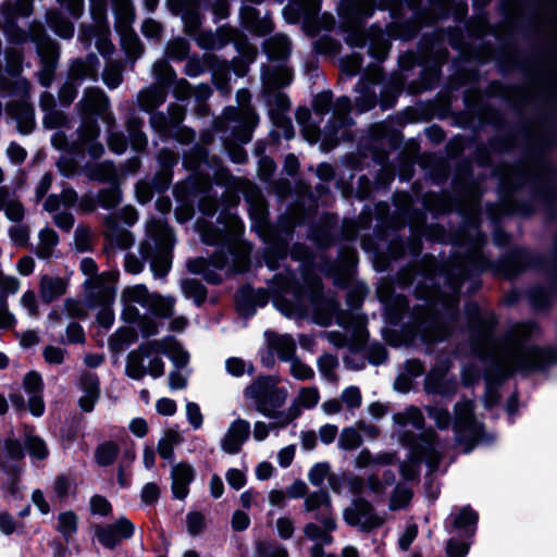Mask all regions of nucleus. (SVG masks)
I'll list each match as a JSON object with an SVG mask.
<instances>
[{"mask_svg":"<svg viewBox=\"0 0 557 557\" xmlns=\"http://www.w3.org/2000/svg\"><path fill=\"white\" fill-rule=\"evenodd\" d=\"M280 379L274 375H261L244 389V397L250 401L257 412L273 421L277 428H286L299 418L305 409H312L320 400L319 389L314 386L301 387L285 409L288 392L278 386Z\"/></svg>","mask_w":557,"mask_h":557,"instance_id":"obj_1","label":"nucleus"},{"mask_svg":"<svg viewBox=\"0 0 557 557\" xmlns=\"http://www.w3.org/2000/svg\"><path fill=\"white\" fill-rule=\"evenodd\" d=\"M481 329L483 341L488 346V356L504 375L516 370H540L557 363L556 349L527 345L525 341L537 333L533 323L515 325L503 345L490 339V325L484 323Z\"/></svg>","mask_w":557,"mask_h":557,"instance_id":"obj_2","label":"nucleus"},{"mask_svg":"<svg viewBox=\"0 0 557 557\" xmlns=\"http://www.w3.org/2000/svg\"><path fill=\"white\" fill-rule=\"evenodd\" d=\"M344 520L352 527H359L369 532L381 527L384 520L373 512L372 506L366 499L359 498L343 512Z\"/></svg>","mask_w":557,"mask_h":557,"instance_id":"obj_3","label":"nucleus"},{"mask_svg":"<svg viewBox=\"0 0 557 557\" xmlns=\"http://www.w3.org/2000/svg\"><path fill=\"white\" fill-rule=\"evenodd\" d=\"M251 433L250 422L243 418H236L227 426L221 437V449L228 455L238 454Z\"/></svg>","mask_w":557,"mask_h":557,"instance_id":"obj_4","label":"nucleus"},{"mask_svg":"<svg viewBox=\"0 0 557 557\" xmlns=\"http://www.w3.org/2000/svg\"><path fill=\"white\" fill-rule=\"evenodd\" d=\"M164 342L149 341L131 351L126 359L125 372L133 380H141L146 375L145 359L158 354Z\"/></svg>","mask_w":557,"mask_h":557,"instance_id":"obj_5","label":"nucleus"},{"mask_svg":"<svg viewBox=\"0 0 557 557\" xmlns=\"http://www.w3.org/2000/svg\"><path fill=\"white\" fill-rule=\"evenodd\" d=\"M134 530V524L123 517L112 524L104 527L97 525L95 534L104 547L113 549L122 540L129 539Z\"/></svg>","mask_w":557,"mask_h":557,"instance_id":"obj_6","label":"nucleus"},{"mask_svg":"<svg viewBox=\"0 0 557 557\" xmlns=\"http://www.w3.org/2000/svg\"><path fill=\"white\" fill-rule=\"evenodd\" d=\"M337 529L335 517L311 520L302 528L304 536L313 544L331 545L334 542L332 533Z\"/></svg>","mask_w":557,"mask_h":557,"instance_id":"obj_7","label":"nucleus"},{"mask_svg":"<svg viewBox=\"0 0 557 557\" xmlns=\"http://www.w3.org/2000/svg\"><path fill=\"white\" fill-rule=\"evenodd\" d=\"M151 294L143 284L125 287L121 293V302L124 306L123 318L126 321H134L138 317V310L134 305L147 307Z\"/></svg>","mask_w":557,"mask_h":557,"instance_id":"obj_8","label":"nucleus"},{"mask_svg":"<svg viewBox=\"0 0 557 557\" xmlns=\"http://www.w3.org/2000/svg\"><path fill=\"white\" fill-rule=\"evenodd\" d=\"M302 510L311 515L312 519L319 520L327 517H335L332 506V498L329 492L319 490L306 495Z\"/></svg>","mask_w":557,"mask_h":557,"instance_id":"obj_9","label":"nucleus"},{"mask_svg":"<svg viewBox=\"0 0 557 557\" xmlns=\"http://www.w3.org/2000/svg\"><path fill=\"white\" fill-rule=\"evenodd\" d=\"M473 405L471 401H461L455 406L457 433L469 432L471 438H478L482 432V425L473 418Z\"/></svg>","mask_w":557,"mask_h":557,"instance_id":"obj_10","label":"nucleus"},{"mask_svg":"<svg viewBox=\"0 0 557 557\" xmlns=\"http://www.w3.org/2000/svg\"><path fill=\"white\" fill-rule=\"evenodd\" d=\"M0 211L14 223L22 222L26 215L23 202L16 193L8 186H0Z\"/></svg>","mask_w":557,"mask_h":557,"instance_id":"obj_11","label":"nucleus"},{"mask_svg":"<svg viewBox=\"0 0 557 557\" xmlns=\"http://www.w3.org/2000/svg\"><path fill=\"white\" fill-rule=\"evenodd\" d=\"M412 449L419 457L424 458L432 468L437 465L441 458V444L433 430L424 431L420 440L412 445Z\"/></svg>","mask_w":557,"mask_h":557,"instance_id":"obj_12","label":"nucleus"},{"mask_svg":"<svg viewBox=\"0 0 557 557\" xmlns=\"http://www.w3.org/2000/svg\"><path fill=\"white\" fill-rule=\"evenodd\" d=\"M23 386L26 393L29 394L28 408L29 411L36 416L40 417L45 411V404L41 397L42 391V380L41 376L35 372H28L24 380Z\"/></svg>","mask_w":557,"mask_h":557,"instance_id":"obj_13","label":"nucleus"},{"mask_svg":"<svg viewBox=\"0 0 557 557\" xmlns=\"http://www.w3.org/2000/svg\"><path fill=\"white\" fill-rule=\"evenodd\" d=\"M447 366H441L433 369L425 379V389L428 393L450 395L456 392L457 383L446 376Z\"/></svg>","mask_w":557,"mask_h":557,"instance_id":"obj_14","label":"nucleus"},{"mask_svg":"<svg viewBox=\"0 0 557 557\" xmlns=\"http://www.w3.org/2000/svg\"><path fill=\"white\" fill-rule=\"evenodd\" d=\"M172 492L178 499L188 495V485L195 478L194 468L187 462H180L173 466L171 471Z\"/></svg>","mask_w":557,"mask_h":557,"instance_id":"obj_15","label":"nucleus"},{"mask_svg":"<svg viewBox=\"0 0 557 557\" xmlns=\"http://www.w3.org/2000/svg\"><path fill=\"white\" fill-rule=\"evenodd\" d=\"M81 387L84 394L78 405L83 411L90 412L100 397L99 379L95 374L86 373L81 379Z\"/></svg>","mask_w":557,"mask_h":557,"instance_id":"obj_16","label":"nucleus"},{"mask_svg":"<svg viewBox=\"0 0 557 557\" xmlns=\"http://www.w3.org/2000/svg\"><path fill=\"white\" fill-rule=\"evenodd\" d=\"M66 292V282L58 276L42 275L39 281V295L44 302L60 298Z\"/></svg>","mask_w":557,"mask_h":557,"instance_id":"obj_17","label":"nucleus"},{"mask_svg":"<svg viewBox=\"0 0 557 557\" xmlns=\"http://www.w3.org/2000/svg\"><path fill=\"white\" fill-rule=\"evenodd\" d=\"M23 456L22 445L16 440L8 438L0 446V467L5 470L14 469L15 462L20 461Z\"/></svg>","mask_w":557,"mask_h":557,"instance_id":"obj_18","label":"nucleus"},{"mask_svg":"<svg viewBox=\"0 0 557 557\" xmlns=\"http://www.w3.org/2000/svg\"><path fill=\"white\" fill-rule=\"evenodd\" d=\"M265 335L269 346L278 354L281 359L289 360L293 358L296 344L292 336L286 334L280 335L272 332H267Z\"/></svg>","mask_w":557,"mask_h":557,"instance_id":"obj_19","label":"nucleus"},{"mask_svg":"<svg viewBox=\"0 0 557 557\" xmlns=\"http://www.w3.org/2000/svg\"><path fill=\"white\" fill-rule=\"evenodd\" d=\"M85 113L102 114L108 108V99L99 89H88L85 91L79 102Z\"/></svg>","mask_w":557,"mask_h":557,"instance_id":"obj_20","label":"nucleus"},{"mask_svg":"<svg viewBox=\"0 0 557 557\" xmlns=\"http://www.w3.org/2000/svg\"><path fill=\"white\" fill-rule=\"evenodd\" d=\"M38 239L39 243L35 249L36 256L40 259H50L59 243L57 232L50 227H45L38 233Z\"/></svg>","mask_w":557,"mask_h":557,"instance_id":"obj_21","label":"nucleus"},{"mask_svg":"<svg viewBox=\"0 0 557 557\" xmlns=\"http://www.w3.org/2000/svg\"><path fill=\"white\" fill-rule=\"evenodd\" d=\"M98 134L99 129L96 124V121L86 120L81 129V143L82 145L87 146L89 153L95 158H98L103 151L102 146L94 141L97 138Z\"/></svg>","mask_w":557,"mask_h":557,"instance_id":"obj_22","label":"nucleus"},{"mask_svg":"<svg viewBox=\"0 0 557 557\" xmlns=\"http://www.w3.org/2000/svg\"><path fill=\"white\" fill-rule=\"evenodd\" d=\"M183 442V437L177 429H168L160 438L157 450L161 458L172 460L174 457V447Z\"/></svg>","mask_w":557,"mask_h":557,"instance_id":"obj_23","label":"nucleus"},{"mask_svg":"<svg viewBox=\"0 0 557 557\" xmlns=\"http://www.w3.org/2000/svg\"><path fill=\"white\" fill-rule=\"evenodd\" d=\"M159 342H164V347L158 354H165L176 368H184L188 363V354L173 338L165 337Z\"/></svg>","mask_w":557,"mask_h":557,"instance_id":"obj_24","label":"nucleus"},{"mask_svg":"<svg viewBox=\"0 0 557 557\" xmlns=\"http://www.w3.org/2000/svg\"><path fill=\"white\" fill-rule=\"evenodd\" d=\"M166 92L162 87L152 86L138 94V102L145 111H151L165 101Z\"/></svg>","mask_w":557,"mask_h":557,"instance_id":"obj_25","label":"nucleus"},{"mask_svg":"<svg viewBox=\"0 0 557 557\" xmlns=\"http://www.w3.org/2000/svg\"><path fill=\"white\" fill-rule=\"evenodd\" d=\"M175 299L171 296L151 294L148 308L158 317L169 318L173 314Z\"/></svg>","mask_w":557,"mask_h":557,"instance_id":"obj_26","label":"nucleus"},{"mask_svg":"<svg viewBox=\"0 0 557 557\" xmlns=\"http://www.w3.org/2000/svg\"><path fill=\"white\" fill-rule=\"evenodd\" d=\"M393 419L400 426L412 425L416 429H421L424 422L422 412L417 407H409L404 412L394 414Z\"/></svg>","mask_w":557,"mask_h":557,"instance_id":"obj_27","label":"nucleus"},{"mask_svg":"<svg viewBox=\"0 0 557 557\" xmlns=\"http://www.w3.org/2000/svg\"><path fill=\"white\" fill-rule=\"evenodd\" d=\"M476 512L470 507H463L454 516L453 525L455 529H463L472 535L474 532L473 527L476 524Z\"/></svg>","mask_w":557,"mask_h":557,"instance_id":"obj_28","label":"nucleus"},{"mask_svg":"<svg viewBox=\"0 0 557 557\" xmlns=\"http://www.w3.org/2000/svg\"><path fill=\"white\" fill-rule=\"evenodd\" d=\"M120 448L113 442L100 444L95 451V459L99 466H110L114 462L119 455Z\"/></svg>","mask_w":557,"mask_h":557,"instance_id":"obj_29","label":"nucleus"},{"mask_svg":"<svg viewBox=\"0 0 557 557\" xmlns=\"http://www.w3.org/2000/svg\"><path fill=\"white\" fill-rule=\"evenodd\" d=\"M362 444V436L359 430L355 426L344 428L339 434L338 447L344 450H352L360 447Z\"/></svg>","mask_w":557,"mask_h":557,"instance_id":"obj_30","label":"nucleus"},{"mask_svg":"<svg viewBox=\"0 0 557 557\" xmlns=\"http://www.w3.org/2000/svg\"><path fill=\"white\" fill-rule=\"evenodd\" d=\"M269 55L273 59H283L289 52V41L284 35H276L265 44Z\"/></svg>","mask_w":557,"mask_h":557,"instance_id":"obj_31","label":"nucleus"},{"mask_svg":"<svg viewBox=\"0 0 557 557\" xmlns=\"http://www.w3.org/2000/svg\"><path fill=\"white\" fill-rule=\"evenodd\" d=\"M286 547L267 541H259L256 543V557H288Z\"/></svg>","mask_w":557,"mask_h":557,"instance_id":"obj_32","label":"nucleus"},{"mask_svg":"<svg viewBox=\"0 0 557 557\" xmlns=\"http://www.w3.org/2000/svg\"><path fill=\"white\" fill-rule=\"evenodd\" d=\"M48 22L51 25V27H53L55 33L63 38H70L74 33V27L72 23L64 18L58 12L49 13Z\"/></svg>","mask_w":557,"mask_h":557,"instance_id":"obj_33","label":"nucleus"},{"mask_svg":"<svg viewBox=\"0 0 557 557\" xmlns=\"http://www.w3.org/2000/svg\"><path fill=\"white\" fill-rule=\"evenodd\" d=\"M89 176L100 182H110L115 184L117 174L111 163H100L89 169Z\"/></svg>","mask_w":557,"mask_h":557,"instance_id":"obj_34","label":"nucleus"},{"mask_svg":"<svg viewBox=\"0 0 557 557\" xmlns=\"http://www.w3.org/2000/svg\"><path fill=\"white\" fill-rule=\"evenodd\" d=\"M237 101L240 106V114L244 120V123L247 127L253 126L257 123V116L255 111L248 106L249 101V92L245 89H242L237 92Z\"/></svg>","mask_w":557,"mask_h":557,"instance_id":"obj_35","label":"nucleus"},{"mask_svg":"<svg viewBox=\"0 0 557 557\" xmlns=\"http://www.w3.org/2000/svg\"><path fill=\"white\" fill-rule=\"evenodd\" d=\"M276 107L280 111L275 113L273 109L270 110V114L275 124L286 126L288 129L290 128L289 121L286 120L284 112L289 109V100L284 94H277L275 97Z\"/></svg>","mask_w":557,"mask_h":557,"instance_id":"obj_36","label":"nucleus"},{"mask_svg":"<svg viewBox=\"0 0 557 557\" xmlns=\"http://www.w3.org/2000/svg\"><path fill=\"white\" fill-rule=\"evenodd\" d=\"M9 236L14 245L26 247L30 238V228L28 225L17 222L9 228Z\"/></svg>","mask_w":557,"mask_h":557,"instance_id":"obj_37","label":"nucleus"},{"mask_svg":"<svg viewBox=\"0 0 557 557\" xmlns=\"http://www.w3.org/2000/svg\"><path fill=\"white\" fill-rule=\"evenodd\" d=\"M58 531L65 537L73 535L77 530V517L72 511H65L59 515Z\"/></svg>","mask_w":557,"mask_h":557,"instance_id":"obj_38","label":"nucleus"},{"mask_svg":"<svg viewBox=\"0 0 557 557\" xmlns=\"http://www.w3.org/2000/svg\"><path fill=\"white\" fill-rule=\"evenodd\" d=\"M92 235L91 231L85 225H78L74 233V245L79 252L87 251L91 248Z\"/></svg>","mask_w":557,"mask_h":557,"instance_id":"obj_39","label":"nucleus"},{"mask_svg":"<svg viewBox=\"0 0 557 557\" xmlns=\"http://www.w3.org/2000/svg\"><path fill=\"white\" fill-rule=\"evenodd\" d=\"M275 529L280 539L289 540L296 530L295 521L290 516H281L275 520Z\"/></svg>","mask_w":557,"mask_h":557,"instance_id":"obj_40","label":"nucleus"},{"mask_svg":"<svg viewBox=\"0 0 557 557\" xmlns=\"http://www.w3.org/2000/svg\"><path fill=\"white\" fill-rule=\"evenodd\" d=\"M182 289L187 297L201 302L206 297V288L197 280H185L182 283Z\"/></svg>","mask_w":557,"mask_h":557,"instance_id":"obj_41","label":"nucleus"},{"mask_svg":"<svg viewBox=\"0 0 557 557\" xmlns=\"http://www.w3.org/2000/svg\"><path fill=\"white\" fill-rule=\"evenodd\" d=\"M99 202L102 207L111 209L121 202V191L117 186L106 188L99 193Z\"/></svg>","mask_w":557,"mask_h":557,"instance_id":"obj_42","label":"nucleus"},{"mask_svg":"<svg viewBox=\"0 0 557 557\" xmlns=\"http://www.w3.org/2000/svg\"><path fill=\"white\" fill-rule=\"evenodd\" d=\"M411 492L407 487L397 486L389 502L391 510L404 508L411 499Z\"/></svg>","mask_w":557,"mask_h":557,"instance_id":"obj_43","label":"nucleus"},{"mask_svg":"<svg viewBox=\"0 0 557 557\" xmlns=\"http://www.w3.org/2000/svg\"><path fill=\"white\" fill-rule=\"evenodd\" d=\"M337 366H338L337 359L330 354H325V355L321 356L318 360V367H319L321 374L329 380L335 379L334 370L336 369Z\"/></svg>","mask_w":557,"mask_h":557,"instance_id":"obj_44","label":"nucleus"},{"mask_svg":"<svg viewBox=\"0 0 557 557\" xmlns=\"http://www.w3.org/2000/svg\"><path fill=\"white\" fill-rule=\"evenodd\" d=\"M226 370L234 376H242L246 371L252 373L253 367L247 364L243 359L237 357L228 358L225 362Z\"/></svg>","mask_w":557,"mask_h":557,"instance_id":"obj_45","label":"nucleus"},{"mask_svg":"<svg viewBox=\"0 0 557 557\" xmlns=\"http://www.w3.org/2000/svg\"><path fill=\"white\" fill-rule=\"evenodd\" d=\"M426 412L435 421L438 429H447L450 424V414L447 409L429 406Z\"/></svg>","mask_w":557,"mask_h":557,"instance_id":"obj_46","label":"nucleus"},{"mask_svg":"<svg viewBox=\"0 0 557 557\" xmlns=\"http://www.w3.org/2000/svg\"><path fill=\"white\" fill-rule=\"evenodd\" d=\"M290 360V373L297 380H310L314 376V371L298 359Z\"/></svg>","mask_w":557,"mask_h":557,"instance_id":"obj_47","label":"nucleus"},{"mask_svg":"<svg viewBox=\"0 0 557 557\" xmlns=\"http://www.w3.org/2000/svg\"><path fill=\"white\" fill-rule=\"evenodd\" d=\"M28 453L38 459H44L48 456V448L46 443L37 436H28L26 440Z\"/></svg>","mask_w":557,"mask_h":557,"instance_id":"obj_48","label":"nucleus"},{"mask_svg":"<svg viewBox=\"0 0 557 557\" xmlns=\"http://www.w3.org/2000/svg\"><path fill=\"white\" fill-rule=\"evenodd\" d=\"M330 474V466L327 463H317L309 471L308 478L312 485L321 486Z\"/></svg>","mask_w":557,"mask_h":557,"instance_id":"obj_49","label":"nucleus"},{"mask_svg":"<svg viewBox=\"0 0 557 557\" xmlns=\"http://www.w3.org/2000/svg\"><path fill=\"white\" fill-rule=\"evenodd\" d=\"M16 323L14 314L9 309L8 299L0 295V329L13 327Z\"/></svg>","mask_w":557,"mask_h":557,"instance_id":"obj_50","label":"nucleus"},{"mask_svg":"<svg viewBox=\"0 0 557 557\" xmlns=\"http://www.w3.org/2000/svg\"><path fill=\"white\" fill-rule=\"evenodd\" d=\"M20 285V281L15 276L4 275L0 271V295H4L5 299L9 295L17 293Z\"/></svg>","mask_w":557,"mask_h":557,"instance_id":"obj_51","label":"nucleus"},{"mask_svg":"<svg viewBox=\"0 0 557 557\" xmlns=\"http://www.w3.org/2000/svg\"><path fill=\"white\" fill-rule=\"evenodd\" d=\"M21 306L27 310L30 317H38L39 307L36 295L33 290H26L20 298Z\"/></svg>","mask_w":557,"mask_h":557,"instance_id":"obj_52","label":"nucleus"},{"mask_svg":"<svg viewBox=\"0 0 557 557\" xmlns=\"http://www.w3.org/2000/svg\"><path fill=\"white\" fill-rule=\"evenodd\" d=\"M341 399L348 408H358L361 405V393L358 387L350 386L344 389Z\"/></svg>","mask_w":557,"mask_h":557,"instance_id":"obj_53","label":"nucleus"},{"mask_svg":"<svg viewBox=\"0 0 557 557\" xmlns=\"http://www.w3.org/2000/svg\"><path fill=\"white\" fill-rule=\"evenodd\" d=\"M66 350L57 346H47L44 349V358L50 364H61L65 359Z\"/></svg>","mask_w":557,"mask_h":557,"instance_id":"obj_54","label":"nucleus"},{"mask_svg":"<svg viewBox=\"0 0 557 557\" xmlns=\"http://www.w3.org/2000/svg\"><path fill=\"white\" fill-rule=\"evenodd\" d=\"M66 123V116L63 114V112L54 109L48 111V113H45L44 116V125L48 128H58Z\"/></svg>","mask_w":557,"mask_h":557,"instance_id":"obj_55","label":"nucleus"},{"mask_svg":"<svg viewBox=\"0 0 557 557\" xmlns=\"http://www.w3.org/2000/svg\"><path fill=\"white\" fill-rule=\"evenodd\" d=\"M186 416L188 422L194 429L201 428L203 423V417L199 406L196 403L189 401L186 404Z\"/></svg>","mask_w":557,"mask_h":557,"instance_id":"obj_56","label":"nucleus"},{"mask_svg":"<svg viewBox=\"0 0 557 557\" xmlns=\"http://www.w3.org/2000/svg\"><path fill=\"white\" fill-rule=\"evenodd\" d=\"M160 354H154L149 357L148 366L146 368V373L157 379L164 374V362L159 356Z\"/></svg>","mask_w":557,"mask_h":557,"instance_id":"obj_57","label":"nucleus"},{"mask_svg":"<svg viewBox=\"0 0 557 557\" xmlns=\"http://www.w3.org/2000/svg\"><path fill=\"white\" fill-rule=\"evenodd\" d=\"M90 510L95 515L107 516L111 511V505L104 497L95 495L90 499Z\"/></svg>","mask_w":557,"mask_h":557,"instance_id":"obj_58","label":"nucleus"},{"mask_svg":"<svg viewBox=\"0 0 557 557\" xmlns=\"http://www.w3.org/2000/svg\"><path fill=\"white\" fill-rule=\"evenodd\" d=\"M205 528V518L199 512L187 515V530L191 535L199 534Z\"/></svg>","mask_w":557,"mask_h":557,"instance_id":"obj_59","label":"nucleus"},{"mask_svg":"<svg viewBox=\"0 0 557 557\" xmlns=\"http://www.w3.org/2000/svg\"><path fill=\"white\" fill-rule=\"evenodd\" d=\"M153 72L161 84H169L173 78V71L165 61H158L153 64Z\"/></svg>","mask_w":557,"mask_h":557,"instance_id":"obj_60","label":"nucleus"},{"mask_svg":"<svg viewBox=\"0 0 557 557\" xmlns=\"http://www.w3.org/2000/svg\"><path fill=\"white\" fill-rule=\"evenodd\" d=\"M271 429H278L273 425V421L270 420V423H265L263 421H256L253 424L252 435L257 442L264 441L269 434Z\"/></svg>","mask_w":557,"mask_h":557,"instance_id":"obj_61","label":"nucleus"},{"mask_svg":"<svg viewBox=\"0 0 557 557\" xmlns=\"http://www.w3.org/2000/svg\"><path fill=\"white\" fill-rule=\"evenodd\" d=\"M198 42L206 49H219L224 45V41L218 35L211 33H202L198 37Z\"/></svg>","mask_w":557,"mask_h":557,"instance_id":"obj_62","label":"nucleus"},{"mask_svg":"<svg viewBox=\"0 0 557 557\" xmlns=\"http://www.w3.org/2000/svg\"><path fill=\"white\" fill-rule=\"evenodd\" d=\"M250 524V518L249 516L242 511V510H235L232 516V528L234 531L242 532L246 530Z\"/></svg>","mask_w":557,"mask_h":557,"instance_id":"obj_63","label":"nucleus"},{"mask_svg":"<svg viewBox=\"0 0 557 557\" xmlns=\"http://www.w3.org/2000/svg\"><path fill=\"white\" fill-rule=\"evenodd\" d=\"M448 557H465L468 553V545L462 542L449 540L446 546Z\"/></svg>","mask_w":557,"mask_h":557,"instance_id":"obj_64","label":"nucleus"}]
</instances>
